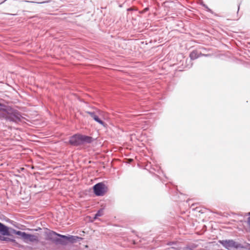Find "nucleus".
Returning a JSON list of instances; mask_svg holds the SVG:
<instances>
[{
    "label": "nucleus",
    "instance_id": "2",
    "mask_svg": "<svg viewBox=\"0 0 250 250\" xmlns=\"http://www.w3.org/2000/svg\"><path fill=\"white\" fill-rule=\"evenodd\" d=\"M58 236L60 238H57L54 239V243L57 244H60L62 245H66L69 243H74L76 242L77 240L79 238L77 236L70 235L66 236L60 234H58Z\"/></svg>",
    "mask_w": 250,
    "mask_h": 250
},
{
    "label": "nucleus",
    "instance_id": "13",
    "mask_svg": "<svg viewBox=\"0 0 250 250\" xmlns=\"http://www.w3.org/2000/svg\"><path fill=\"white\" fill-rule=\"evenodd\" d=\"M4 236V235H3V236L0 235V240L5 241H7V242H11V240H12V239L9 238V237H5Z\"/></svg>",
    "mask_w": 250,
    "mask_h": 250
},
{
    "label": "nucleus",
    "instance_id": "6",
    "mask_svg": "<svg viewBox=\"0 0 250 250\" xmlns=\"http://www.w3.org/2000/svg\"><path fill=\"white\" fill-rule=\"evenodd\" d=\"M69 143L73 146H78L81 145V134H76L72 136L69 141Z\"/></svg>",
    "mask_w": 250,
    "mask_h": 250
},
{
    "label": "nucleus",
    "instance_id": "8",
    "mask_svg": "<svg viewBox=\"0 0 250 250\" xmlns=\"http://www.w3.org/2000/svg\"><path fill=\"white\" fill-rule=\"evenodd\" d=\"M81 145L85 143H91L94 141V139L90 136L81 135Z\"/></svg>",
    "mask_w": 250,
    "mask_h": 250
},
{
    "label": "nucleus",
    "instance_id": "14",
    "mask_svg": "<svg viewBox=\"0 0 250 250\" xmlns=\"http://www.w3.org/2000/svg\"><path fill=\"white\" fill-rule=\"evenodd\" d=\"M11 242L13 243V246L14 247H17L18 248H21L22 247V246L21 244H19L17 242H16V241L15 239H12V240H11Z\"/></svg>",
    "mask_w": 250,
    "mask_h": 250
},
{
    "label": "nucleus",
    "instance_id": "5",
    "mask_svg": "<svg viewBox=\"0 0 250 250\" xmlns=\"http://www.w3.org/2000/svg\"><path fill=\"white\" fill-rule=\"evenodd\" d=\"M220 243L227 249H230L232 248H238L239 247V245L232 240H222L220 241Z\"/></svg>",
    "mask_w": 250,
    "mask_h": 250
},
{
    "label": "nucleus",
    "instance_id": "15",
    "mask_svg": "<svg viewBox=\"0 0 250 250\" xmlns=\"http://www.w3.org/2000/svg\"><path fill=\"white\" fill-rule=\"evenodd\" d=\"M103 214V210H100L95 214L94 219H96L98 216H101Z\"/></svg>",
    "mask_w": 250,
    "mask_h": 250
},
{
    "label": "nucleus",
    "instance_id": "1",
    "mask_svg": "<svg viewBox=\"0 0 250 250\" xmlns=\"http://www.w3.org/2000/svg\"><path fill=\"white\" fill-rule=\"evenodd\" d=\"M85 114H89L93 119L100 125H102L103 126H105L106 124L103 121V119H104V112L100 110H96L93 111H85L83 112H81V114L83 117H85Z\"/></svg>",
    "mask_w": 250,
    "mask_h": 250
},
{
    "label": "nucleus",
    "instance_id": "7",
    "mask_svg": "<svg viewBox=\"0 0 250 250\" xmlns=\"http://www.w3.org/2000/svg\"><path fill=\"white\" fill-rule=\"evenodd\" d=\"M23 241L25 243L29 242H36L38 243L39 242V238L36 235H33L31 234L26 233Z\"/></svg>",
    "mask_w": 250,
    "mask_h": 250
},
{
    "label": "nucleus",
    "instance_id": "9",
    "mask_svg": "<svg viewBox=\"0 0 250 250\" xmlns=\"http://www.w3.org/2000/svg\"><path fill=\"white\" fill-rule=\"evenodd\" d=\"M0 232L2 235H10L8 228L0 222Z\"/></svg>",
    "mask_w": 250,
    "mask_h": 250
},
{
    "label": "nucleus",
    "instance_id": "4",
    "mask_svg": "<svg viewBox=\"0 0 250 250\" xmlns=\"http://www.w3.org/2000/svg\"><path fill=\"white\" fill-rule=\"evenodd\" d=\"M93 190L97 196H103L106 192V188L104 184L99 183L93 187Z\"/></svg>",
    "mask_w": 250,
    "mask_h": 250
},
{
    "label": "nucleus",
    "instance_id": "3",
    "mask_svg": "<svg viewBox=\"0 0 250 250\" xmlns=\"http://www.w3.org/2000/svg\"><path fill=\"white\" fill-rule=\"evenodd\" d=\"M0 116L6 119L9 118L11 120L17 122L20 120L21 116L19 114H10L6 108L5 106L0 104Z\"/></svg>",
    "mask_w": 250,
    "mask_h": 250
},
{
    "label": "nucleus",
    "instance_id": "11",
    "mask_svg": "<svg viewBox=\"0 0 250 250\" xmlns=\"http://www.w3.org/2000/svg\"><path fill=\"white\" fill-rule=\"evenodd\" d=\"M199 56L200 54L196 50L192 51L189 55V57L190 58L191 60H192L197 59L198 57H199Z\"/></svg>",
    "mask_w": 250,
    "mask_h": 250
},
{
    "label": "nucleus",
    "instance_id": "10",
    "mask_svg": "<svg viewBox=\"0 0 250 250\" xmlns=\"http://www.w3.org/2000/svg\"><path fill=\"white\" fill-rule=\"evenodd\" d=\"M58 234H59V233H57L55 231H49L47 235L48 239L49 240H51L52 241H53L54 243V239H56L57 238V237H56L55 236H58Z\"/></svg>",
    "mask_w": 250,
    "mask_h": 250
},
{
    "label": "nucleus",
    "instance_id": "12",
    "mask_svg": "<svg viewBox=\"0 0 250 250\" xmlns=\"http://www.w3.org/2000/svg\"><path fill=\"white\" fill-rule=\"evenodd\" d=\"M13 233L16 235H19L21 236V238L23 239V240L24 238V237L26 235V233L25 232L21 231L19 230H16L15 229L13 230Z\"/></svg>",
    "mask_w": 250,
    "mask_h": 250
}]
</instances>
